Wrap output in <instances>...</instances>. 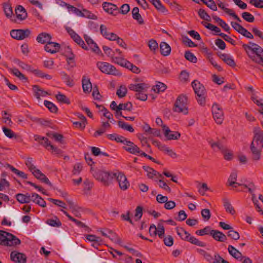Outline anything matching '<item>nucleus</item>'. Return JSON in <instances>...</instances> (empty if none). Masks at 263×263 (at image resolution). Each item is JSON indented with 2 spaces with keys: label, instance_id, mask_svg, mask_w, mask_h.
Masks as SVG:
<instances>
[{
  "label": "nucleus",
  "instance_id": "1",
  "mask_svg": "<svg viewBox=\"0 0 263 263\" xmlns=\"http://www.w3.org/2000/svg\"><path fill=\"white\" fill-rule=\"evenodd\" d=\"M21 243V240L15 236L8 232L0 230V244L6 246H16Z\"/></svg>",
  "mask_w": 263,
  "mask_h": 263
},
{
  "label": "nucleus",
  "instance_id": "2",
  "mask_svg": "<svg viewBox=\"0 0 263 263\" xmlns=\"http://www.w3.org/2000/svg\"><path fill=\"white\" fill-rule=\"evenodd\" d=\"M263 147V139L253 138L250 145L252 159L254 161L261 158V153Z\"/></svg>",
  "mask_w": 263,
  "mask_h": 263
},
{
  "label": "nucleus",
  "instance_id": "3",
  "mask_svg": "<svg viewBox=\"0 0 263 263\" xmlns=\"http://www.w3.org/2000/svg\"><path fill=\"white\" fill-rule=\"evenodd\" d=\"M252 45V52L251 54H248L250 58L255 63L263 66V49L257 44L250 42Z\"/></svg>",
  "mask_w": 263,
  "mask_h": 263
},
{
  "label": "nucleus",
  "instance_id": "4",
  "mask_svg": "<svg viewBox=\"0 0 263 263\" xmlns=\"http://www.w3.org/2000/svg\"><path fill=\"white\" fill-rule=\"evenodd\" d=\"M173 110L175 112L181 113L184 115L188 114L187 98L185 96L181 95L178 97L174 104Z\"/></svg>",
  "mask_w": 263,
  "mask_h": 263
},
{
  "label": "nucleus",
  "instance_id": "5",
  "mask_svg": "<svg viewBox=\"0 0 263 263\" xmlns=\"http://www.w3.org/2000/svg\"><path fill=\"white\" fill-rule=\"evenodd\" d=\"M114 173L98 170L95 172L93 176L96 179L101 182L104 185L108 186L111 183V181L114 179Z\"/></svg>",
  "mask_w": 263,
  "mask_h": 263
},
{
  "label": "nucleus",
  "instance_id": "6",
  "mask_svg": "<svg viewBox=\"0 0 263 263\" xmlns=\"http://www.w3.org/2000/svg\"><path fill=\"white\" fill-rule=\"evenodd\" d=\"M97 67L103 72L107 74L120 76L121 73L115 67L107 62H99Z\"/></svg>",
  "mask_w": 263,
  "mask_h": 263
},
{
  "label": "nucleus",
  "instance_id": "7",
  "mask_svg": "<svg viewBox=\"0 0 263 263\" xmlns=\"http://www.w3.org/2000/svg\"><path fill=\"white\" fill-rule=\"evenodd\" d=\"M114 178H116L118 182L121 190L123 191L126 190L129 186V182L128 181L126 176L121 172H117L114 173Z\"/></svg>",
  "mask_w": 263,
  "mask_h": 263
},
{
  "label": "nucleus",
  "instance_id": "8",
  "mask_svg": "<svg viewBox=\"0 0 263 263\" xmlns=\"http://www.w3.org/2000/svg\"><path fill=\"white\" fill-rule=\"evenodd\" d=\"M213 118L218 124H221L223 120V112L220 106L214 103L212 106Z\"/></svg>",
  "mask_w": 263,
  "mask_h": 263
},
{
  "label": "nucleus",
  "instance_id": "9",
  "mask_svg": "<svg viewBox=\"0 0 263 263\" xmlns=\"http://www.w3.org/2000/svg\"><path fill=\"white\" fill-rule=\"evenodd\" d=\"M30 30L26 29H16L12 30L10 32L11 37L15 40H22L28 37L30 34Z\"/></svg>",
  "mask_w": 263,
  "mask_h": 263
},
{
  "label": "nucleus",
  "instance_id": "10",
  "mask_svg": "<svg viewBox=\"0 0 263 263\" xmlns=\"http://www.w3.org/2000/svg\"><path fill=\"white\" fill-rule=\"evenodd\" d=\"M149 87L148 85L144 83L131 84L128 86L130 90L135 91L137 93L146 92Z\"/></svg>",
  "mask_w": 263,
  "mask_h": 263
},
{
  "label": "nucleus",
  "instance_id": "11",
  "mask_svg": "<svg viewBox=\"0 0 263 263\" xmlns=\"http://www.w3.org/2000/svg\"><path fill=\"white\" fill-rule=\"evenodd\" d=\"M10 257L13 261L16 263H26V256L24 254L16 251L12 252L10 254Z\"/></svg>",
  "mask_w": 263,
  "mask_h": 263
},
{
  "label": "nucleus",
  "instance_id": "12",
  "mask_svg": "<svg viewBox=\"0 0 263 263\" xmlns=\"http://www.w3.org/2000/svg\"><path fill=\"white\" fill-rule=\"evenodd\" d=\"M124 145V148L132 154L140 153L141 152L140 148L136 145L128 140L125 141Z\"/></svg>",
  "mask_w": 263,
  "mask_h": 263
},
{
  "label": "nucleus",
  "instance_id": "13",
  "mask_svg": "<svg viewBox=\"0 0 263 263\" xmlns=\"http://www.w3.org/2000/svg\"><path fill=\"white\" fill-rule=\"evenodd\" d=\"M142 128L144 130L145 134L146 136H152L153 137H160L161 136L160 130L156 128H152L147 124H145Z\"/></svg>",
  "mask_w": 263,
  "mask_h": 263
},
{
  "label": "nucleus",
  "instance_id": "14",
  "mask_svg": "<svg viewBox=\"0 0 263 263\" xmlns=\"http://www.w3.org/2000/svg\"><path fill=\"white\" fill-rule=\"evenodd\" d=\"M103 8L106 12L114 15L118 13L117 6L112 3L107 2L103 3Z\"/></svg>",
  "mask_w": 263,
  "mask_h": 263
},
{
  "label": "nucleus",
  "instance_id": "15",
  "mask_svg": "<svg viewBox=\"0 0 263 263\" xmlns=\"http://www.w3.org/2000/svg\"><path fill=\"white\" fill-rule=\"evenodd\" d=\"M192 87L195 93L198 96L199 95H205V89L204 86L197 81H194L192 82Z\"/></svg>",
  "mask_w": 263,
  "mask_h": 263
},
{
  "label": "nucleus",
  "instance_id": "16",
  "mask_svg": "<svg viewBox=\"0 0 263 263\" xmlns=\"http://www.w3.org/2000/svg\"><path fill=\"white\" fill-rule=\"evenodd\" d=\"M60 48V45L59 44L55 43V42H48V44L45 46V50L51 53H55L57 52Z\"/></svg>",
  "mask_w": 263,
  "mask_h": 263
},
{
  "label": "nucleus",
  "instance_id": "17",
  "mask_svg": "<svg viewBox=\"0 0 263 263\" xmlns=\"http://www.w3.org/2000/svg\"><path fill=\"white\" fill-rule=\"evenodd\" d=\"M31 173L37 179H40L41 181L46 184H51L49 179L39 169L36 168L32 171Z\"/></svg>",
  "mask_w": 263,
  "mask_h": 263
},
{
  "label": "nucleus",
  "instance_id": "18",
  "mask_svg": "<svg viewBox=\"0 0 263 263\" xmlns=\"http://www.w3.org/2000/svg\"><path fill=\"white\" fill-rule=\"evenodd\" d=\"M210 235L215 240L218 241L223 242L227 239V237L224 234L217 230H212L210 231Z\"/></svg>",
  "mask_w": 263,
  "mask_h": 263
},
{
  "label": "nucleus",
  "instance_id": "19",
  "mask_svg": "<svg viewBox=\"0 0 263 263\" xmlns=\"http://www.w3.org/2000/svg\"><path fill=\"white\" fill-rule=\"evenodd\" d=\"M51 39V36L50 34L43 32L38 35L36 37L37 41L41 44H48V42H50V40Z\"/></svg>",
  "mask_w": 263,
  "mask_h": 263
},
{
  "label": "nucleus",
  "instance_id": "20",
  "mask_svg": "<svg viewBox=\"0 0 263 263\" xmlns=\"http://www.w3.org/2000/svg\"><path fill=\"white\" fill-rule=\"evenodd\" d=\"M32 90L34 95V96L38 100L40 99L41 97H45L46 95H48V93L41 89L37 85H33L32 86Z\"/></svg>",
  "mask_w": 263,
  "mask_h": 263
},
{
  "label": "nucleus",
  "instance_id": "21",
  "mask_svg": "<svg viewBox=\"0 0 263 263\" xmlns=\"http://www.w3.org/2000/svg\"><path fill=\"white\" fill-rule=\"evenodd\" d=\"M84 37L88 46L90 49H91L95 52H97L99 50L97 44L87 34H85Z\"/></svg>",
  "mask_w": 263,
  "mask_h": 263
},
{
  "label": "nucleus",
  "instance_id": "22",
  "mask_svg": "<svg viewBox=\"0 0 263 263\" xmlns=\"http://www.w3.org/2000/svg\"><path fill=\"white\" fill-rule=\"evenodd\" d=\"M156 143L159 149H160L161 151H164L171 157L173 158H175L177 157V154L172 149L166 146L165 145H161L160 143L159 142H156Z\"/></svg>",
  "mask_w": 263,
  "mask_h": 263
},
{
  "label": "nucleus",
  "instance_id": "23",
  "mask_svg": "<svg viewBox=\"0 0 263 263\" xmlns=\"http://www.w3.org/2000/svg\"><path fill=\"white\" fill-rule=\"evenodd\" d=\"M15 13L17 18L21 21L25 20L27 16L25 9L22 6H17L15 9Z\"/></svg>",
  "mask_w": 263,
  "mask_h": 263
},
{
  "label": "nucleus",
  "instance_id": "24",
  "mask_svg": "<svg viewBox=\"0 0 263 263\" xmlns=\"http://www.w3.org/2000/svg\"><path fill=\"white\" fill-rule=\"evenodd\" d=\"M219 56L220 59L228 65L231 67H234L235 66V63L234 60L229 55L225 53H220Z\"/></svg>",
  "mask_w": 263,
  "mask_h": 263
},
{
  "label": "nucleus",
  "instance_id": "25",
  "mask_svg": "<svg viewBox=\"0 0 263 263\" xmlns=\"http://www.w3.org/2000/svg\"><path fill=\"white\" fill-rule=\"evenodd\" d=\"M160 48L161 54L164 56H167L171 53V47L166 42H161L160 45Z\"/></svg>",
  "mask_w": 263,
  "mask_h": 263
},
{
  "label": "nucleus",
  "instance_id": "26",
  "mask_svg": "<svg viewBox=\"0 0 263 263\" xmlns=\"http://www.w3.org/2000/svg\"><path fill=\"white\" fill-rule=\"evenodd\" d=\"M229 253L235 258L239 260L242 258V255L239 251L232 246H229L228 248Z\"/></svg>",
  "mask_w": 263,
  "mask_h": 263
},
{
  "label": "nucleus",
  "instance_id": "27",
  "mask_svg": "<svg viewBox=\"0 0 263 263\" xmlns=\"http://www.w3.org/2000/svg\"><path fill=\"white\" fill-rule=\"evenodd\" d=\"M82 87L84 92L89 93L92 90V85L89 79L84 77L82 80Z\"/></svg>",
  "mask_w": 263,
  "mask_h": 263
},
{
  "label": "nucleus",
  "instance_id": "28",
  "mask_svg": "<svg viewBox=\"0 0 263 263\" xmlns=\"http://www.w3.org/2000/svg\"><path fill=\"white\" fill-rule=\"evenodd\" d=\"M17 200L21 203H27L30 202V194L27 193L24 194H17L16 195Z\"/></svg>",
  "mask_w": 263,
  "mask_h": 263
},
{
  "label": "nucleus",
  "instance_id": "29",
  "mask_svg": "<svg viewBox=\"0 0 263 263\" xmlns=\"http://www.w3.org/2000/svg\"><path fill=\"white\" fill-rule=\"evenodd\" d=\"M132 13L134 20L137 21L140 24H143L144 23V21L139 13V10L138 7H134L132 10Z\"/></svg>",
  "mask_w": 263,
  "mask_h": 263
},
{
  "label": "nucleus",
  "instance_id": "30",
  "mask_svg": "<svg viewBox=\"0 0 263 263\" xmlns=\"http://www.w3.org/2000/svg\"><path fill=\"white\" fill-rule=\"evenodd\" d=\"M107 232L108 234L110 235L107 236L108 238L115 243L121 245L122 240L116 233H114L112 231L110 230H107Z\"/></svg>",
  "mask_w": 263,
  "mask_h": 263
},
{
  "label": "nucleus",
  "instance_id": "31",
  "mask_svg": "<svg viewBox=\"0 0 263 263\" xmlns=\"http://www.w3.org/2000/svg\"><path fill=\"white\" fill-rule=\"evenodd\" d=\"M222 200L226 211L231 214L234 215L235 213V211L229 200L227 198H224Z\"/></svg>",
  "mask_w": 263,
  "mask_h": 263
},
{
  "label": "nucleus",
  "instance_id": "32",
  "mask_svg": "<svg viewBox=\"0 0 263 263\" xmlns=\"http://www.w3.org/2000/svg\"><path fill=\"white\" fill-rule=\"evenodd\" d=\"M183 240L187 241L192 243V244L200 246V247H205V243L203 242L199 241L198 239H197L196 238L194 237V236H191V235L189 236V237L183 238Z\"/></svg>",
  "mask_w": 263,
  "mask_h": 263
},
{
  "label": "nucleus",
  "instance_id": "33",
  "mask_svg": "<svg viewBox=\"0 0 263 263\" xmlns=\"http://www.w3.org/2000/svg\"><path fill=\"white\" fill-rule=\"evenodd\" d=\"M160 12L164 13L167 11L165 8L162 5L160 0H148Z\"/></svg>",
  "mask_w": 263,
  "mask_h": 263
},
{
  "label": "nucleus",
  "instance_id": "34",
  "mask_svg": "<svg viewBox=\"0 0 263 263\" xmlns=\"http://www.w3.org/2000/svg\"><path fill=\"white\" fill-rule=\"evenodd\" d=\"M222 153L224 158L227 160H231L233 158V152L226 147H223L221 151Z\"/></svg>",
  "mask_w": 263,
  "mask_h": 263
},
{
  "label": "nucleus",
  "instance_id": "35",
  "mask_svg": "<svg viewBox=\"0 0 263 263\" xmlns=\"http://www.w3.org/2000/svg\"><path fill=\"white\" fill-rule=\"evenodd\" d=\"M9 71L12 73L15 76L17 77L19 79L22 80H27V78L22 73L17 69L16 68H9Z\"/></svg>",
  "mask_w": 263,
  "mask_h": 263
},
{
  "label": "nucleus",
  "instance_id": "36",
  "mask_svg": "<svg viewBox=\"0 0 263 263\" xmlns=\"http://www.w3.org/2000/svg\"><path fill=\"white\" fill-rule=\"evenodd\" d=\"M132 108L133 105L130 102H128L125 103H120L118 105V110L130 111Z\"/></svg>",
  "mask_w": 263,
  "mask_h": 263
},
{
  "label": "nucleus",
  "instance_id": "37",
  "mask_svg": "<svg viewBox=\"0 0 263 263\" xmlns=\"http://www.w3.org/2000/svg\"><path fill=\"white\" fill-rule=\"evenodd\" d=\"M118 124L120 128L126 130L129 132L132 133L134 131V129L132 125L127 124L122 121H119Z\"/></svg>",
  "mask_w": 263,
  "mask_h": 263
},
{
  "label": "nucleus",
  "instance_id": "38",
  "mask_svg": "<svg viewBox=\"0 0 263 263\" xmlns=\"http://www.w3.org/2000/svg\"><path fill=\"white\" fill-rule=\"evenodd\" d=\"M4 11L6 16L10 18L13 15V11L11 6L9 4H5L4 6Z\"/></svg>",
  "mask_w": 263,
  "mask_h": 263
},
{
  "label": "nucleus",
  "instance_id": "39",
  "mask_svg": "<svg viewBox=\"0 0 263 263\" xmlns=\"http://www.w3.org/2000/svg\"><path fill=\"white\" fill-rule=\"evenodd\" d=\"M56 98L60 102L65 103L67 104H70L69 100L66 96L61 93H59L56 95Z\"/></svg>",
  "mask_w": 263,
  "mask_h": 263
},
{
  "label": "nucleus",
  "instance_id": "40",
  "mask_svg": "<svg viewBox=\"0 0 263 263\" xmlns=\"http://www.w3.org/2000/svg\"><path fill=\"white\" fill-rule=\"evenodd\" d=\"M72 39L76 43L81 46L83 49L86 50L88 49V47L85 45L84 42L78 34L75 37H73Z\"/></svg>",
  "mask_w": 263,
  "mask_h": 263
},
{
  "label": "nucleus",
  "instance_id": "41",
  "mask_svg": "<svg viewBox=\"0 0 263 263\" xmlns=\"http://www.w3.org/2000/svg\"><path fill=\"white\" fill-rule=\"evenodd\" d=\"M81 16L93 20H96L97 18L94 14L84 9L82 11V15Z\"/></svg>",
  "mask_w": 263,
  "mask_h": 263
},
{
  "label": "nucleus",
  "instance_id": "42",
  "mask_svg": "<svg viewBox=\"0 0 263 263\" xmlns=\"http://www.w3.org/2000/svg\"><path fill=\"white\" fill-rule=\"evenodd\" d=\"M176 231L177 234L180 236L182 239H183V238L189 237L190 235V234L184 230L183 228H176Z\"/></svg>",
  "mask_w": 263,
  "mask_h": 263
},
{
  "label": "nucleus",
  "instance_id": "43",
  "mask_svg": "<svg viewBox=\"0 0 263 263\" xmlns=\"http://www.w3.org/2000/svg\"><path fill=\"white\" fill-rule=\"evenodd\" d=\"M166 88V85L159 82L156 85L155 88L153 89L154 91L156 92L157 93H159V92L164 91Z\"/></svg>",
  "mask_w": 263,
  "mask_h": 263
},
{
  "label": "nucleus",
  "instance_id": "44",
  "mask_svg": "<svg viewBox=\"0 0 263 263\" xmlns=\"http://www.w3.org/2000/svg\"><path fill=\"white\" fill-rule=\"evenodd\" d=\"M86 238L90 242H93L98 245H100L101 242V239L94 235H87Z\"/></svg>",
  "mask_w": 263,
  "mask_h": 263
},
{
  "label": "nucleus",
  "instance_id": "45",
  "mask_svg": "<svg viewBox=\"0 0 263 263\" xmlns=\"http://www.w3.org/2000/svg\"><path fill=\"white\" fill-rule=\"evenodd\" d=\"M61 211L69 218V219L74 222L78 226L81 227H85V225L83 223L71 217L70 215L68 214V213L66 211L63 210H61Z\"/></svg>",
  "mask_w": 263,
  "mask_h": 263
},
{
  "label": "nucleus",
  "instance_id": "46",
  "mask_svg": "<svg viewBox=\"0 0 263 263\" xmlns=\"http://www.w3.org/2000/svg\"><path fill=\"white\" fill-rule=\"evenodd\" d=\"M242 18L247 22L249 23H252L254 21V17L251 13L245 12L242 13Z\"/></svg>",
  "mask_w": 263,
  "mask_h": 263
},
{
  "label": "nucleus",
  "instance_id": "47",
  "mask_svg": "<svg viewBox=\"0 0 263 263\" xmlns=\"http://www.w3.org/2000/svg\"><path fill=\"white\" fill-rule=\"evenodd\" d=\"M44 105L50 110V111L52 112H56L58 110L57 106L50 101L47 100L45 101Z\"/></svg>",
  "mask_w": 263,
  "mask_h": 263
},
{
  "label": "nucleus",
  "instance_id": "48",
  "mask_svg": "<svg viewBox=\"0 0 263 263\" xmlns=\"http://www.w3.org/2000/svg\"><path fill=\"white\" fill-rule=\"evenodd\" d=\"M253 138L263 139V132L259 127H255L253 129Z\"/></svg>",
  "mask_w": 263,
  "mask_h": 263
},
{
  "label": "nucleus",
  "instance_id": "49",
  "mask_svg": "<svg viewBox=\"0 0 263 263\" xmlns=\"http://www.w3.org/2000/svg\"><path fill=\"white\" fill-rule=\"evenodd\" d=\"M127 91V88L125 86H121L117 90V95L119 98H122L126 96Z\"/></svg>",
  "mask_w": 263,
  "mask_h": 263
},
{
  "label": "nucleus",
  "instance_id": "50",
  "mask_svg": "<svg viewBox=\"0 0 263 263\" xmlns=\"http://www.w3.org/2000/svg\"><path fill=\"white\" fill-rule=\"evenodd\" d=\"M184 57L187 60L192 63H195L197 61L196 57L190 51H186L184 54Z\"/></svg>",
  "mask_w": 263,
  "mask_h": 263
},
{
  "label": "nucleus",
  "instance_id": "51",
  "mask_svg": "<svg viewBox=\"0 0 263 263\" xmlns=\"http://www.w3.org/2000/svg\"><path fill=\"white\" fill-rule=\"evenodd\" d=\"M202 1L212 10L216 11L217 10L216 4L214 1L208 0V2H207L206 0H202Z\"/></svg>",
  "mask_w": 263,
  "mask_h": 263
},
{
  "label": "nucleus",
  "instance_id": "52",
  "mask_svg": "<svg viewBox=\"0 0 263 263\" xmlns=\"http://www.w3.org/2000/svg\"><path fill=\"white\" fill-rule=\"evenodd\" d=\"M167 140H177L180 137V134L178 132H175L174 133H168L167 136H165Z\"/></svg>",
  "mask_w": 263,
  "mask_h": 263
},
{
  "label": "nucleus",
  "instance_id": "53",
  "mask_svg": "<svg viewBox=\"0 0 263 263\" xmlns=\"http://www.w3.org/2000/svg\"><path fill=\"white\" fill-rule=\"evenodd\" d=\"M3 130L6 136L9 138H16L15 133L10 129L5 127H3Z\"/></svg>",
  "mask_w": 263,
  "mask_h": 263
},
{
  "label": "nucleus",
  "instance_id": "54",
  "mask_svg": "<svg viewBox=\"0 0 263 263\" xmlns=\"http://www.w3.org/2000/svg\"><path fill=\"white\" fill-rule=\"evenodd\" d=\"M25 164L30 172L33 171L36 168V167L33 163V160L31 158H28L26 161Z\"/></svg>",
  "mask_w": 263,
  "mask_h": 263
},
{
  "label": "nucleus",
  "instance_id": "55",
  "mask_svg": "<svg viewBox=\"0 0 263 263\" xmlns=\"http://www.w3.org/2000/svg\"><path fill=\"white\" fill-rule=\"evenodd\" d=\"M56 219L57 220L48 219L46 223L52 227H59L62 225V223L57 218Z\"/></svg>",
  "mask_w": 263,
  "mask_h": 263
},
{
  "label": "nucleus",
  "instance_id": "56",
  "mask_svg": "<svg viewBox=\"0 0 263 263\" xmlns=\"http://www.w3.org/2000/svg\"><path fill=\"white\" fill-rule=\"evenodd\" d=\"M157 235L159 236V237L161 238H162V237L164 235V227L162 223L159 222L158 223L157 227Z\"/></svg>",
  "mask_w": 263,
  "mask_h": 263
},
{
  "label": "nucleus",
  "instance_id": "57",
  "mask_svg": "<svg viewBox=\"0 0 263 263\" xmlns=\"http://www.w3.org/2000/svg\"><path fill=\"white\" fill-rule=\"evenodd\" d=\"M211 263H229L226 260L222 258L219 254H215Z\"/></svg>",
  "mask_w": 263,
  "mask_h": 263
},
{
  "label": "nucleus",
  "instance_id": "58",
  "mask_svg": "<svg viewBox=\"0 0 263 263\" xmlns=\"http://www.w3.org/2000/svg\"><path fill=\"white\" fill-rule=\"evenodd\" d=\"M198 14L200 17L205 21H210V17L203 9H200L198 11Z\"/></svg>",
  "mask_w": 263,
  "mask_h": 263
},
{
  "label": "nucleus",
  "instance_id": "59",
  "mask_svg": "<svg viewBox=\"0 0 263 263\" xmlns=\"http://www.w3.org/2000/svg\"><path fill=\"white\" fill-rule=\"evenodd\" d=\"M16 63L17 64V65L21 67L22 69H25L26 70H27V71H31V70H32V67L31 66L28 65V64H26L21 61H20V60H16Z\"/></svg>",
  "mask_w": 263,
  "mask_h": 263
},
{
  "label": "nucleus",
  "instance_id": "60",
  "mask_svg": "<svg viewBox=\"0 0 263 263\" xmlns=\"http://www.w3.org/2000/svg\"><path fill=\"white\" fill-rule=\"evenodd\" d=\"M67 9L69 11L73 12L79 16H81V15H82V11L72 5H68Z\"/></svg>",
  "mask_w": 263,
  "mask_h": 263
},
{
  "label": "nucleus",
  "instance_id": "61",
  "mask_svg": "<svg viewBox=\"0 0 263 263\" xmlns=\"http://www.w3.org/2000/svg\"><path fill=\"white\" fill-rule=\"evenodd\" d=\"M148 47L149 49L152 51H155L156 49L158 48V44L157 42L154 40H151L148 42Z\"/></svg>",
  "mask_w": 263,
  "mask_h": 263
},
{
  "label": "nucleus",
  "instance_id": "62",
  "mask_svg": "<svg viewBox=\"0 0 263 263\" xmlns=\"http://www.w3.org/2000/svg\"><path fill=\"white\" fill-rule=\"evenodd\" d=\"M201 215L205 221H208L211 217V213L209 209H203L201 211Z\"/></svg>",
  "mask_w": 263,
  "mask_h": 263
},
{
  "label": "nucleus",
  "instance_id": "63",
  "mask_svg": "<svg viewBox=\"0 0 263 263\" xmlns=\"http://www.w3.org/2000/svg\"><path fill=\"white\" fill-rule=\"evenodd\" d=\"M250 4L257 8H263V0H250Z\"/></svg>",
  "mask_w": 263,
  "mask_h": 263
},
{
  "label": "nucleus",
  "instance_id": "64",
  "mask_svg": "<svg viewBox=\"0 0 263 263\" xmlns=\"http://www.w3.org/2000/svg\"><path fill=\"white\" fill-rule=\"evenodd\" d=\"M82 168H83V166L81 163H78L76 164L73 166V171H72L73 175L79 174L80 173L81 171H82Z\"/></svg>",
  "mask_w": 263,
  "mask_h": 263
}]
</instances>
